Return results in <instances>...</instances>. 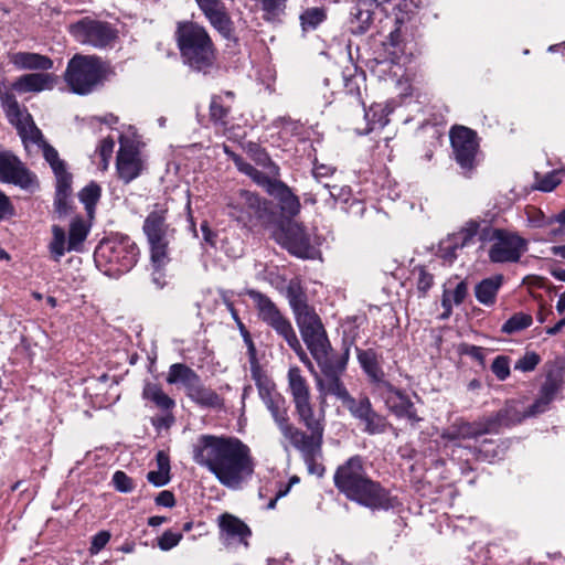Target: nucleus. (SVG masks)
<instances>
[{
  "mask_svg": "<svg viewBox=\"0 0 565 565\" xmlns=\"http://www.w3.org/2000/svg\"><path fill=\"white\" fill-rule=\"evenodd\" d=\"M491 433L495 431L489 417L475 423H462L458 427V435L462 438H476Z\"/></svg>",
  "mask_w": 565,
  "mask_h": 565,
  "instance_id": "obj_42",
  "label": "nucleus"
},
{
  "mask_svg": "<svg viewBox=\"0 0 565 565\" xmlns=\"http://www.w3.org/2000/svg\"><path fill=\"white\" fill-rule=\"evenodd\" d=\"M390 0H358L353 11V22L358 24L356 32L364 33L373 21L375 10Z\"/></svg>",
  "mask_w": 565,
  "mask_h": 565,
  "instance_id": "obj_29",
  "label": "nucleus"
},
{
  "mask_svg": "<svg viewBox=\"0 0 565 565\" xmlns=\"http://www.w3.org/2000/svg\"><path fill=\"white\" fill-rule=\"evenodd\" d=\"M248 296L254 301L259 320L264 323L281 312L276 303L266 295L256 290H249Z\"/></svg>",
  "mask_w": 565,
  "mask_h": 565,
  "instance_id": "obj_38",
  "label": "nucleus"
},
{
  "mask_svg": "<svg viewBox=\"0 0 565 565\" xmlns=\"http://www.w3.org/2000/svg\"><path fill=\"white\" fill-rule=\"evenodd\" d=\"M248 352L250 355V374L254 380L259 398L270 413L276 425L288 419V407L285 397L277 392L275 383L262 370L256 359V351L252 341H249Z\"/></svg>",
  "mask_w": 565,
  "mask_h": 565,
  "instance_id": "obj_7",
  "label": "nucleus"
},
{
  "mask_svg": "<svg viewBox=\"0 0 565 565\" xmlns=\"http://www.w3.org/2000/svg\"><path fill=\"white\" fill-rule=\"evenodd\" d=\"M532 323V317L522 312L513 315L503 326L502 332L512 334L524 330Z\"/></svg>",
  "mask_w": 565,
  "mask_h": 565,
  "instance_id": "obj_47",
  "label": "nucleus"
},
{
  "mask_svg": "<svg viewBox=\"0 0 565 565\" xmlns=\"http://www.w3.org/2000/svg\"><path fill=\"white\" fill-rule=\"evenodd\" d=\"M97 255L107 257L109 263L117 265V271L127 273L136 265L139 249L134 242L125 237L120 241L102 244L97 249Z\"/></svg>",
  "mask_w": 565,
  "mask_h": 565,
  "instance_id": "obj_12",
  "label": "nucleus"
},
{
  "mask_svg": "<svg viewBox=\"0 0 565 565\" xmlns=\"http://www.w3.org/2000/svg\"><path fill=\"white\" fill-rule=\"evenodd\" d=\"M9 60L19 70L44 72L53 67V61L49 56L33 52H15Z\"/></svg>",
  "mask_w": 565,
  "mask_h": 565,
  "instance_id": "obj_26",
  "label": "nucleus"
},
{
  "mask_svg": "<svg viewBox=\"0 0 565 565\" xmlns=\"http://www.w3.org/2000/svg\"><path fill=\"white\" fill-rule=\"evenodd\" d=\"M167 382L170 384L181 383L186 394L200 382L199 375L189 366L175 363L170 366Z\"/></svg>",
  "mask_w": 565,
  "mask_h": 565,
  "instance_id": "obj_32",
  "label": "nucleus"
},
{
  "mask_svg": "<svg viewBox=\"0 0 565 565\" xmlns=\"http://www.w3.org/2000/svg\"><path fill=\"white\" fill-rule=\"evenodd\" d=\"M56 177V194L71 195L72 192V175L66 171V168L54 172Z\"/></svg>",
  "mask_w": 565,
  "mask_h": 565,
  "instance_id": "obj_57",
  "label": "nucleus"
},
{
  "mask_svg": "<svg viewBox=\"0 0 565 565\" xmlns=\"http://www.w3.org/2000/svg\"><path fill=\"white\" fill-rule=\"evenodd\" d=\"M358 360L365 373L376 383V385L385 382L384 372L380 366L379 355L374 350H359Z\"/></svg>",
  "mask_w": 565,
  "mask_h": 565,
  "instance_id": "obj_33",
  "label": "nucleus"
},
{
  "mask_svg": "<svg viewBox=\"0 0 565 565\" xmlns=\"http://www.w3.org/2000/svg\"><path fill=\"white\" fill-rule=\"evenodd\" d=\"M110 534L107 531H102L97 533L92 541L90 553L97 554L105 545L109 542Z\"/></svg>",
  "mask_w": 565,
  "mask_h": 565,
  "instance_id": "obj_62",
  "label": "nucleus"
},
{
  "mask_svg": "<svg viewBox=\"0 0 565 565\" xmlns=\"http://www.w3.org/2000/svg\"><path fill=\"white\" fill-rule=\"evenodd\" d=\"M0 103L11 125L15 127L26 151L32 148L40 149L45 140L41 130L36 127L32 116L25 107H22L13 93L7 89L0 82Z\"/></svg>",
  "mask_w": 565,
  "mask_h": 565,
  "instance_id": "obj_5",
  "label": "nucleus"
},
{
  "mask_svg": "<svg viewBox=\"0 0 565 565\" xmlns=\"http://www.w3.org/2000/svg\"><path fill=\"white\" fill-rule=\"evenodd\" d=\"M375 391L395 416L406 418L411 424H416L422 420V418L417 416L414 404L408 396L395 388L391 383L385 381L380 385H375Z\"/></svg>",
  "mask_w": 565,
  "mask_h": 565,
  "instance_id": "obj_13",
  "label": "nucleus"
},
{
  "mask_svg": "<svg viewBox=\"0 0 565 565\" xmlns=\"http://www.w3.org/2000/svg\"><path fill=\"white\" fill-rule=\"evenodd\" d=\"M525 417H530V415H527V411H523L519 402L511 401L508 402L498 413L489 416V419L497 433L501 426L520 423Z\"/></svg>",
  "mask_w": 565,
  "mask_h": 565,
  "instance_id": "obj_28",
  "label": "nucleus"
},
{
  "mask_svg": "<svg viewBox=\"0 0 565 565\" xmlns=\"http://www.w3.org/2000/svg\"><path fill=\"white\" fill-rule=\"evenodd\" d=\"M482 243H490L488 257L491 263H516L527 250V241L518 233L486 226L480 233Z\"/></svg>",
  "mask_w": 565,
  "mask_h": 565,
  "instance_id": "obj_6",
  "label": "nucleus"
},
{
  "mask_svg": "<svg viewBox=\"0 0 565 565\" xmlns=\"http://www.w3.org/2000/svg\"><path fill=\"white\" fill-rule=\"evenodd\" d=\"M252 158L255 163L263 168L259 171L250 163L246 162L242 157L231 153L236 168L244 174L248 175L257 185L265 188L279 178V167L271 161L269 156L258 147L250 148Z\"/></svg>",
  "mask_w": 565,
  "mask_h": 565,
  "instance_id": "obj_10",
  "label": "nucleus"
},
{
  "mask_svg": "<svg viewBox=\"0 0 565 565\" xmlns=\"http://www.w3.org/2000/svg\"><path fill=\"white\" fill-rule=\"evenodd\" d=\"M413 274L417 276V290L422 296L430 289L434 284V277L429 274L424 266L415 267Z\"/></svg>",
  "mask_w": 565,
  "mask_h": 565,
  "instance_id": "obj_52",
  "label": "nucleus"
},
{
  "mask_svg": "<svg viewBox=\"0 0 565 565\" xmlns=\"http://www.w3.org/2000/svg\"><path fill=\"white\" fill-rule=\"evenodd\" d=\"M177 42L184 62L196 71L206 72L216 57L213 41L206 29L195 22H179Z\"/></svg>",
  "mask_w": 565,
  "mask_h": 565,
  "instance_id": "obj_3",
  "label": "nucleus"
},
{
  "mask_svg": "<svg viewBox=\"0 0 565 565\" xmlns=\"http://www.w3.org/2000/svg\"><path fill=\"white\" fill-rule=\"evenodd\" d=\"M209 23L224 38L233 35L234 23L223 0H194Z\"/></svg>",
  "mask_w": 565,
  "mask_h": 565,
  "instance_id": "obj_15",
  "label": "nucleus"
},
{
  "mask_svg": "<svg viewBox=\"0 0 565 565\" xmlns=\"http://www.w3.org/2000/svg\"><path fill=\"white\" fill-rule=\"evenodd\" d=\"M281 435L287 439L295 448L301 450L306 455L313 456L320 450L321 444L313 440V436L307 435L288 419L277 425Z\"/></svg>",
  "mask_w": 565,
  "mask_h": 565,
  "instance_id": "obj_22",
  "label": "nucleus"
},
{
  "mask_svg": "<svg viewBox=\"0 0 565 565\" xmlns=\"http://www.w3.org/2000/svg\"><path fill=\"white\" fill-rule=\"evenodd\" d=\"M143 169V161L139 150L132 145L121 142L117 154V171L119 178L128 183L139 177Z\"/></svg>",
  "mask_w": 565,
  "mask_h": 565,
  "instance_id": "obj_18",
  "label": "nucleus"
},
{
  "mask_svg": "<svg viewBox=\"0 0 565 565\" xmlns=\"http://www.w3.org/2000/svg\"><path fill=\"white\" fill-rule=\"evenodd\" d=\"M147 479L156 487H162L170 481V476L167 472L154 470L148 472Z\"/></svg>",
  "mask_w": 565,
  "mask_h": 565,
  "instance_id": "obj_64",
  "label": "nucleus"
},
{
  "mask_svg": "<svg viewBox=\"0 0 565 565\" xmlns=\"http://www.w3.org/2000/svg\"><path fill=\"white\" fill-rule=\"evenodd\" d=\"M181 540V533H174L168 530L163 532V534L160 537H158V546L162 551H170L171 548L175 547Z\"/></svg>",
  "mask_w": 565,
  "mask_h": 565,
  "instance_id": "obj_58",
  "label": "nucleus"
},
{
  "mask_svg": "<svg viewBox=\"0 0 565 565\" xmlns=\"http://www.w3.org/2000/svg\"><path fill=\"white\" fill-rule=\"evenodd\" d=\"M40 149L54 172L65 169L64 161L60 159L57 151L51 145L45 142Z\"/></svg>",
  "mask_w": 565,
  "mask_h": 565,
  "instance_id": "obj_54",
  "label": "nucleus"
},
{
  "mask_svg": "<svg viewBox=\"0 0 565 565\" xmlns=\"http://www.w3.org/2000/svg\"><path fill=\"white\" fill-rule=\"evenodd\" d=\"M0 181L19 184L23 188L32 183V175L21 161L10 152L0 151Z\"/></svg>",
  "mask_w": 565,
  "mask_h": 565,
  "instance_id": "obj_20",
  "label": "nucleus"
},
{
  "mask_svg": "<svg viewBox=\"0 0 565 565\" xmlns=\"http://www.w3.org/2000/svg\"><path fill=\"white\" fill-rule=\"evenodd\" d=\"M343 406H345L350 413L361 422L373 411L371 402L367 397L355 401L350 396Z\"/></svg>",
  "mask_w": 565,
  "mask_h": 565,
  "instance_id": "obj_46",
  "label": "nucleus"
},
{
  "mask_svg": "<svg viewBox=\"0 0 565 565\" xmlns=\"http://www.w3.org/2000/svg\"><path fill=\"white\" fill-rule=\"evenodd\" d=\"M53 239L50 243V252L53 258L58 262L66 252H79L89 233V224L82 217H74L70 224L68 239L66 241L64 230L58 225L52 226Z\"/></svg>",
  "mask_w": 565,
  "mask_h": 565,
  "instance_id": "obj_9",
  "label": "nucleus"
},
{
  "mask_svg": "<svg viewBox=\"0 0 565 565\" xmlns=\"http://www.w3.org/2000/svg\"><path fill=\"white\" fill-rule=\"evenodd\" d=\"M218 526L221 536L226 545L231 544V540L237 539L245 546L248 545L247 539L250 536V529L238 518L224 513L218 518Z\"/></svg>",
  "mask_w": 565,
  "mask_h": 565,
  "instance_id": "obj_24",
  "label": "nucleus"
},
{
  "mask_svg": "<svg viewBox=\"0 0 565 565\" xmlns=\"http://www.w3.org/2000/svg\"><path fill=\"white\" fill-rule=\"evenodd\" d=\"M268 327H270L279 337H281L287 344H296L297 345V334L290 322V320L285 317L281 312L275 316V318L269 319L265 322Z\"/></svg>",
  "mask_w": 565,
  "mask_h": 565,
  "instance_id": "obj_40",
  "label": "nucleus"
},
{
  "mask_svg": "<svg viewBox=\"0 0 565 565\" xmlns=\"http://www.w3.org/2000/svg\"><path fill=\"white\" fill-rule=\"evenodd\" d=\"M326 11L321 8H309L300 15L303 30L316 29L326 19Z\"/></svg>",
  "mask_w": 565,
  "mask_h": 565,
  "instance_id": "obj_48",
  "label": "nucleus"
},
{
  "mask_svg": "<svg viewBox=\"0 0 565 565\" xmlns=\"http://www.w3.org/2000/svg\"><path fill=\"white\" fill-rule=\"evenodd\" d=\"M275 239L298 257L305 258L310 255L309 237L298 223L288 222L286 225H282L275 233Z\"/></svg>",
  "mask_w": 565,
  "mask_h": 565,
  "instance_id": "obj_16",
  "label": "nucleus"
},
{
  "mask_svg": "<svg viewBox=\"0 0 565 565\" xmlns=\"http://www.w3.org/2000/svg\"><path fill=\"white\" fill-rule=\"evenodd\" d=\"M540 362L541 358L537 353L526 352L522 358L518 360L514 369L522 372H531L537 366Z\"/></svg>",
  "mask_w": 565,
  "mask_h": 565,
  "instance_id": "obj_55",
  "label": "nucleus"
},
{
  "mask_svg": "<svg viewBox=\"0 0 565 565\" xmlns=\"http://www.w3.org/2000/svg\"><path fill=\"white\" fill-rule=\"evenodd\" d=\"M230 108L224 106L221 96H213L210 104V117L215 124L225 125Z\"/></svg>",
  "mask_w": 565,
  "mask_h": 565,
  "instance_id": "obj_51",
  "label": "nucleus"
},
{
  "mask_svg": "<svg viewBox=\"0 0 565 565\" xmlns=\"http://www.w3.org/2000/svg\"><path fill=\"white\" fill-rule=\"evenodd\" d=\"M115 142L111 138H105L100 141L98 152L103 161V169H107L108 160L114 151Z\"/></svg>",
  "mask_w": 565,
  "mask_h": 565,
  "instance_id": "obj_60",
  "label": "nucleus"
},
{
  "mask_svg": "<svg viewBox=\"0 0 565 565\" xmlns=\"http://www.w3.org/2000/svg\"><path fill=\"white\" fill-rule=\"evenodd\" d=\"M115 488L120 492H130L134 489V482L124 471H116L113 476Z\"/></svg>",
  "mask_w": 565,
  "mask_h": 565,
  "instance_id": "obj_59",
  "label": "nucleus"
},
{
  "mask_svg": "<svg viewBox=\"0 0 565 565\" xmlns=\"http://www.w3.org/2000/svg\"><path fill=\"white\" fill-rule=\"evenodd\" d=\"M481 231L482 228H480L478 221L469 220L457 232L449 236L451 247L456 249L469 246L473 243L477 235L480 236Z\"/></svg>",
  "mask_w": 565,
  "mask_h": 565,
  "instance_id": "obj_34",
  "label": "nucleus"
},
{
  "mask_svg": "<svg viewBox=\"0 0 565 565\" xmlns=\"http://www.w3.org/2000/svg\"><path fill=\"white\" fill-rule=\"evenodd\" d=\"M319 366L323 373V377L317 379V386L320 394L322 396L334 395L344 404L351 395L331 369L329 361L324 365Z\"/></svg>",
  "mask_w": 565,
  "mask_h": 565,
  "instance_id": "obj_25",
  "label": "nucleus"
},
{
  "mask_svg": "<svg viewBox=\"0 0 565 565\" xmlns=\"http://www.w3.org/2000/svg\"><path fill=\"white\" fill-rule=\"evenodd\" d=\"M301 338L318 365H324L329 361L330 350L326 329L322 328L318 331L303 334Z\"/></svg>",
  "mask_w": 565,
  "mask_h": 565,
  "instance_id": "obj_27",
  "label": "nucleus"
},
{
  "mask_svg": "<svg viewBox=\"0 0 565 565\" xmlns=\"http://www.w3.org/2000/svg\"><path fill=\"white\" fill-rule=\"evenodd\" d=\"M525 213L527 223L531 227L540 228L550 224V221L546 218L544 213L534 206H527Z\"/></svg>",
  "mask_w": 565,
  "mask_h": 565,
  "instance_id": "obj_56",
  "label": "nucleus"
},
{
  "mask_svg": "<svg viewBox=\"0 0 565 565\" xmlns=\"http://www.w3.org/2000/svg\"><path fill=\"white\" fill-rule=\"evenodd\" d=\"M194 462L225 488L238 490L253 476L255 460L248 445L227 435H200L192 446Z\"/></svg>",
  "mask_w": 565,
  "mask_h": 565,
  "instance_id": "obj_1",
  "label": "nucleus"
},
{
  "mask_svg": "<svg viewBox=\"0 0 565 565\" xmlns=\"http://www.w3.org/2000/svg\"><path fill=\"white\" fill-rule=\"evenodd\" d=\"M450 141L457 162L463 169L472 168L478 150L475 131L463 126L455 127L450 131Z\"/></svg>",
  "mask_w": 565,
  "mask_h": 565,
  "instance_id": "obj_14",
  "label": "nucleus"
},
{
  "mask_svg": "<svg viewBox=\"0 0 565 565\" xmlns=\"http://www.w3.org/2000/svg\"><path fill=\"white\" fill-rule=\"evenodd\" d=\"M143 232L150 244L151 262L158 266L166 265L168 263V245L173 232L166 223V210L156 209L150 212L145 220Z\"/></svg>",
  "mask_w": 565,
  "mask_h": 565,
  "instance_id": "obj_8",
  "label": "nucleus"
},
{
  "mask_svg": "<svg viewBox=\"0 0 565 565\" xmlns=\"http://www.w3.org/2000/svg\"><path fill=\"white\" fill-rule=\"evenodd\" d=\"M491 371L499 381H504L510 375V360L505 355L497 356L492 364Z\"/></svg>",
  "mask_w": 565,
  "mask_h": 565,
  "instance_id": "obj_53",
  "label": "nucleus"
},
{
  "mask_svg": "<svg viewBox=\"0 0 565 565\" xmlns=\"http://www.w3.org/2000/svg\"><path fill=\"white\" fill-rule=\"evenodd\" d=\"M295 409L299 420L310 431V435L313 436V440L322 444L324 431V411L321 408L316 412L311 403V398L296 403Z\"/></svg>",
  "mask_w": 565,
  "mask_h": 565,
  "instance_id": "obj_21",
  "label": "nucleus"
},
{
  "mask_svg": "<svg viewBox=\"0 0 565 565\" xmlns=\"http://www.w3.org/2000/svg\"><path fill=\"white\" fill-rule=\"evenodd\" d=\"M142 394L162 409H169L174 405V402L156 384L148 383Z\"/></svg>",
  "mask_w": 565,
  "mask_h": 565,
  "instance_id": "obj_44",
  "label": "nucleus"
},
{
  "mask_svg": "<svg viewBox=\"0 0 565 565\" xmlns=\"http://www.w3.org/2000/svg\"><path fill=\"white\" fill-rule=\"evenodd\" d=\"M295 320L301 337L324 328L320 317L312 307L300 311L299 313L297 312V315H295Z\"/></svg>",
  "mask_w": 565,
  "mask_h": 565,
  "instance_id": "obj_39",
  "label": "nucleus"
},
{
  "mask_svg": "<svg viewBox=\"0 0 565 565\" xmlns=\"http://www.w3.org/2000/svg\"><path fill=\"white\" fill-rule=\"evenodd\" d=\"M100 198V188L96 183L86 185L79 192V200L85 205L87 214L93 217L94 207Z\"/></svg>",
  "mask_w": 565,
  "mask_h": 565,
  "instance_id": "obj_45",
  "label": "nucleus"
},
{
  "mask_svg": "<svg viewBox=\"0 0 565 565\" xmlns=\"http://www.w3.org/2000/svg\"><path fill=\"white\" fill-rule=\"evenodd\" d=\"M54 206L60 216H66L71 210L70 195L55 194Z\"/></svg>",
  "mask_w": 565,
  "mask_h": 565,
  "instance_id": "obj_63",
  "label": "nucleus"
},
{
  "mask_svg": "<svg viewBox=\"0 0 565 565\" xmlns=\"http://www.w3.org/2000/svg\"><path fill=\"white\" fill-rule=\"evenodd\" d=\"M286 297L294 316L297 315V312L299 313L300 311L310 308L308 305L307 296L297 279L289 281L286 289Z\"/></svg>",
  "mask_w": 565,
  "mask_h": 565,
  "instance_id": "obj_41",
  "label": "nucleus"
},
{
  "mask_svg": "<svg viewBox=\"0 0 565 565\" xmlns=\"http://www.w3.org/2000/svg\"><path fill=\"white\" fill-rule=\"evenodd\" d=\"M108 72L102 58L76 54L68 61L64 77L73 93L87 95L107 78Z\"/></svg>",
  "mask_w": 565,
  "mask_h": 565,
  "instance_id": "obj_4",
  "label": "nucleus"
},
{
  "mask_svg": "<svg viewBox=\"0 0 565 565\" xmlns=\"http://www.w3.org/2000/svg\"><path fill=\"white\" fill-rule=\"evenodd\" d=\"M188 396L202 407L220 408L223 399L213 390L205 387L201 381L188 393Z\"/></svg>",
  "mask_w": 565,
  "mask_h": 565,
  "instance_id": "obj_35",
  "label": "nucleus"
},
{
  "mask_svg": "<svg viewBox=\"0 0 565 565\" xmlns=\"http://www.w3.org/2000/svg\"><path fill=\"white\" fill-rule=\"evenodd\" d=\"M230 215L239 222H247L254 216H259L263 211L260 198L249 191L241 190L228 204Z\"/></svg>",
  "mask_w": 565,
  "mask_h": 565,
  "instance_id": "obj_17",
  "label": "nucleus"
},
{
  "mask_svg": "<svg viewBox=\"0 0 565 565\" xmlns=\"http://www.w3.org/2000/svg\"><path fill=\"white\" fill-rule=\"evenodd\" d=\"M287 380L294 404L311 398L310 386L298 366L289 367Z\"/></svg>",
  "mask_w": 565,
  "mask_h": 565,
  "instance_id": "obj_30",
  "label": "nucleus"
},
{
  "mask_svg": "<svg viewBox=\"0 0 565 565\" xmlns=\"http://www.w3.org/2000/svg\"><path fill=\"white\" fill-rule=\"evenodd\" d=\"M264 189L269 195L278 200L279 207L284 216L292 217L299 213L301 205L298 196H296L291 192L290 188H288L279 179L268 184Z\"/></svg>",
  "mask_w": 565,
  "mask_h": 565,
  "instance_id": "obj_23",
  "label": "nucleus"
},
{
  "mask_svg": "<svg viewBox=\"0 0 565 565\" xmlns=\"http://www.w3.org/2000/svg\"><path fill=\"white\" fill-rule=\"evenodd\" d=\"M335 487L348 499L358 502L369 509H387L388 497L385 490L372 481L365 473L362 459L351 457L341 465L333 477Z\"/></svg>",
  "mask_w": 565,
  "mask_h": 565,
  "instance_id": "obj_2",
  "label": "nucleus"
},
{
  "mask_svg": "<svg viewBox=\"0 0 565 565\" xmlns=\"http://www.w3.org/2000/svg\"><path fill=\"white\" fill-rule=\"evenodd\" d=\"M556 392V385L553 382H546L541 390L539 398L527 409V415L535 416L547 409Z\"/></svg>",
  "mask_w": 565,
  "mask_h": 565,
  "instance_id": "obj_43",
  "label": "nucleus"
},
{
  "mask_svg": "<svg viewBox=\"0 0 565 565\" xmlns=\"http://www.w3.org/2000/svg\"><path fill=\"white\" fill-rule=\"evenodd\" d=\"M248 296L254 301L259 320L264 323L281 312L276 303L266 295L256 290H249Z\"/></svg>",
  "mask_w": 565,
  "mask_h": 565,
  "instance_id": "obj_37",
  "label": "nucleus"
},
{
  "mask_svg": "<svg viewBox=\"0 0 565 565\" xmlns=\"http://www.w3.org/2000/svg\"><path fill=\"white\" fill-rule=\"evenodd\" d=\"M503 282L502 275H495L489 278L482 279L475 287V296L477 300L484 306H492L495 303L497 294Z\"/></svg>",
  "mask_w": 565,
  "mask_h": 565,
  "instance_id": "obj_31",
  "label": "nucleus"
},
{
  "mask_svg": "<svg viewBox=\"0 0 565 565\" xmlns=\"http://www.w3.org/2000/svg\"><path fill=\"white\" fill-rule=\"evenodd\" d=\"M391 109L387 105L375 104L365 111V119L367 125L364 129H356L360 135H366L376 128H383L388 122V115Z\"/></svg>",
  "mask_w": 565,
  "mask_h": 565,
  "instance_id": "obj_36",
  "label": "nucleus"
},
{
  "mask_svg": "<svg viewBox=\"0 0 565 565\" xmlns=\"http://www.w3.org/2000/svg\"><path fill=\"white\" fill-rule=\"evenodd\" d=\"M362 422L364 423V430L370 435L382 434L387 427L386 419L374 411H372Z\"/></svg>",
  "mask_w": 565,
  "mask_h": 565,
  "instance_id": "obj_50",
  "label": "nucleus"
},
{
  "mask_svg": "<svg viewBox=\"0 0 565 565\" xmlns=\"http://www.w3.org/2000/svg\"><path fill=\"white\" fill-rule=\"evenodd\" d=\"M561 183L559 171H552L546 173L545 175H541L540 173H535V184L534 189L551 192Z\"/></svg>",
  "mask_w": 565,
  "mask_h": 565,
  "instance_id": "obj_49",
  "label": "nucleus"
},
{
  "mask_svg": "<svg viewBox=\"0 0 565 565\" xmlns=\"http://www.w3.org/2000/svg\"><path fill=\"white\" fill-rule=\"evenodd\" d=\"M323 186L329 191L334 202H347L349 200L351 191L348 186L330 185L329 183H324Z\"/></svg>",
  "mask_w": 565,
  "mask_h": 565,
  "instance_id": "obj_61",
  "label": "nucleus"
},
{
  "mask_svg": "<svg viewBox=\"0 0 565 565\" xmlns=\"http://www.w3.org/2000/svg\"><path fill=\"white\" fill-rule=\"evenodd\" d=\"M70 32L81 44L98 49L110 45L116 39V32L108 23L89 18L72 24Z\"/></svg>",
  "mask_w": 565,
  "mask_h": 565,
  "instance_id": "obj_11",
  "label": "nucleus"
},
{
  "mask_svg": "<svg viewBox=\"0 0 565 565\" xmlns=\"http://www.w3.org/2000/svg\"><path fill=\"white\" fill-rule=\"evenodd\" d=\"M57 77L54 74L44 72H34L21 75L13 83L9 90H15L19 94L40 93L51 90L56 85ZM7 89L8 87L3 85Z\"/></svg>",
  "mask_w": 565,
  "mask_h": 565,
  "instance_id": "obj_19",
  "label": "nucleus"
}]
</instances>
